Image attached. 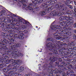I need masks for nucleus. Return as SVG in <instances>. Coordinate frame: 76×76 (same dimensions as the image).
<instances>
[{
    "instance_id": "f257e3e1",
    "label": "nucleus",
    "mask_w": 76,
    "mask_h": 76,
    "mask_svg": "<svg viewBox=\"0 0 76 76\" xmlns=\"http://www.w3.org/2000/svg\"><path fill=\"white\" fill-rule=\"evenodd\" d=\"M48 41H52L53 43L52 44L51 43H48L46 46L49 49L50 51L52 52L53 54H55V56H57L58 55L60 54L61 56H64L62 57V58L64 60H66V59L68 57H70L72 56L70 54V53L69 52H65L64 53V52H63L64 49L62 48V45L60 41H58L54 40V39L52 38H49L48 39Z\"/></svg>"
},
{
    "instance_id": "f03ea898",
    "label": "nucleus",
    "mask_w": 76,
    "mask_h": 76,
    "mask_svg": "<svg viewBox=\"0 0 76 76\" xmlns=\"http://www.w3.org/2000/svg\"><path fill=\"white\" fill-rule=\"evenodd\" d=\"M18 22L20 23V24H25L26 26H21L20 27L17 28L16 27H14V24L10 23L8 25V27L7 29H9V32H14L15 31H18V32H16V34L14 35V37L17 38H19L20 39H23L24 38L23 36L22 35V33H20L21 31L24 29H28L29 28H30L31 26V24L28 22L27 21L24 20L20 17L18 16ZM14 27V28H13Z\"/></svg>"
},
{
    "instance_id": "7ed1b4c3",
    "label": "nucleus",
    "mask_w": 76,
    "mask_h": 76,
    "mask_svg": "<svg viewBox=\"0 0 76 76\" xmlns=\"http://www.w3.org/2000/svg\"><path fill=\"white\" fill-rule=\"evenodd\" d=\"M59 68L58 69H56L53 70V72L55 73H60L62 74L63 73V71L66 70H67L68 71L64 75H63L62 76H69L70 73L72 72V71H71V69H73V66L70 64V63L66 62L65 63L64 62H62L60 65H59L58 66Z\"/></svg>"
},
{
    "instance_id": "20e7f679",
    "label": "nucleus",
    "mask_w": 76,
    "mask_h": 76,
    "mask_svg": "<svg viewBox=\"0 0 76 76\" xmlns=\"http://www.w3.org/2000/svg\"><path fill=\"white\" fill-rule=\"evenodd\" d=\"M16 46L15 45H12V46L10 47V50H9V49H6V48H3V49H5V50H1L4 51V52H5V53H2L1 55L3 57H4L3 58L2 57V58H3L4 59V60H5L7 59V58H9V57H8V56H7L8 54H12L11 56H12V57H14L15 56L12 55L14 52L15 53H17V54H18L19 56H20L21 57L23 56V54L20 53V51L16 50Z\"/></svg>"
},
{
    "instance_id": "39448f33",
    "label": "nucleus",
    "mask_w": 76,
    "mask_h": 76,
    "mask_svg": "<svg viewBox=\"0 0 76 76\" xmlns=\"http://www.w3.org/2000/svg\"><path fill=\"white\" fill-rule=\"evenodd\" d=\"M70 16L66 15L65 17L62 16L59 18V20H64L65 21H59L58 23L60 24V25H67L69 26L70 25V23H72V20L70 18Z\"/></svg>"
},
{
    "instance_id": "423d86ee",
    "label": "nucleus",
    "mask_w": 76,
    "mask_h": 76,
    "mask_svg": "<svg viewBox=\"0 0 76 76\" xmlns=\"http://www.w3.org/2000/svg\"><path fill=\"white\" fill-rule=\"evenodd\" d=\"M19 66L18 65L16 64L15 66H13V68H10V70H11L8 72V76H11L14 73H20V72H22L24 69L23 67L21 66L20 69H17V68Z\"/></svg>"
},
{
    "instance_id": "0eeeda50",
    "label": "nucleus",
    "mask_w": 76,
    "mask_h": 76,
    "mask_svg": "<svg viewBox=\"0 0 76 76\" xmlns=\"http://www.w3.org/2000/svg\"><path fill=\"white\" fill-rule=\"evenodd\" d=\"M41 7H43L44 10L41 11L40 12L39 14L41 16H43L44 15H46L47 14V12H49L50 10H51V7H50V5H47V4L43 3L42 5L41 6Z\"/></svg>"
},
{
    "instance_id": "6e6552de",
    "label": "nucleus",
    "mask_w": 76,
    "mask_h": 76,
    "mask_svg": "<svg viewBox=\"0 0 76 76\" xmlns=\"http://www.w3.org/2000/svg\"><path fill=\"white\" fill-rule=\"evenodd\" d=\"M1 42H0V45L1 46V47H2V48H4L3 47L5 46L6 45L3 43V42H4V43H5L6 44H7V45H11V46H12L13 44H14V39H11L9 41H8L7 40L5 39H1Z\"/></svg>"
},
{
    "instance_id": "1a4fd4ad",
    "label": "nucleus",
    "mask_w": 76,
    "mask_h": 76,
    "mask_svg": "<svg viewBox=\"0 0 76 76\" xmlns=\"http://www.w3.org/2000/svg\"><path fill=\"white\" fill-rule=\"evenodd\" d=\"M60 12H61L60 9H57L51 12L49 15V17H50L49 18H52L53 16H55L56 15L58 16H61L63 15V13H60Z\"/></svg>"
},
{
    "instance_id": "9d476101",
    "label": "nucleus",
    "mask_w": 76,
    "mask_h": 76,
    "mask_svg": "<svg viewBox=\"0 0 76 76\" xmlns=\"http://www.w3.org/2000/svg\"><path fill=\"white\" fill-rule=\"evenodd\" d=\"M55 7L56 9H59L60 11L66 12V11L68 10V8L65 6V5L64 4H63L61 5H59L58 4H56L55 5Z\"/></svg>"
},
{
    "instance_id": "9b49d317",
    "label": "nucleus",
    "mask_w": 76,
    "mask_h": 76,
    "mask_svg": "<svg viewBox=\"0 0 76 76\" xmlns=\"http://www.w3.org/2000/svg\"><path fill=\"white\" fill-rule=\"evenodd\" d=\"M66 25V26H63V25L62 24H59V25H55L53 26V27H52V28L53 29H55V28H56V26H57V27L58 28H63L64 29V30H66V29H68V30H70V29H69V28L67 27V26H68V27H70V25L69 23V25L67 26V25Z\"/></svg>"
},
{
    "instance_id": "f8f14e48",
    "label": "nucleus",
    "mask_w": 76,
    "mask_h": 76,
    "mask_svg": "<svg viewBox=\"0 0 76 76\" xmlns=\"http://www.w3.org/2000/svg\"><path fill=\"white\" fill-rule=\"evenodd\" d=\"M49 60H50V64H49L48 66V69L49 70H51V69L53 68V66H52L51 64L53 63V62H54V61H56L57 60V57L53 56L52 58H50Z\"/></svg>"
},
{
    "instance_id": "ddd939ff",
    "label": "nucleus",
    "mask_w": 76,
    "mask_h": 76,
    "mask_svg": "<svg viewBox=\"0 0 76 76\" xmlns=\"http://www.w3.org/2000/svg\"><path fill=\"white\" fill-rule=\"evenodd\" d=\"M71 33L69 32L68 31L66 30H62L61 33H58L59 35L62 37H64V34L66 35L67 36L69 37L70 36Z\"/></svg>"
},
{
    "instance_id": "4468645a",
    "label": "nucleus",
    "mask_w": 76,
    "mask_h": 76,
    "mask_svg": "<svg viewBox=\"0 0 76 76\" xmlns=\"http://www.w3.org/2000/svg\"><path fill=\"white\" fill-rule=\"evenodd\" d=\"M32 3H29L28 4V6L27 7V9H28L30 10H33V8L32 7H34L35 6V2L34 1H32Z\"/></svg>"
},
{
    "instance_id": "2eb2a0df",
    "label": "nucleus",
    "mask_w": 76,
    "mask_h": 76,
    "mask_svg": "<svg viewBox=\"0 0 76 76\" xmlns=\"http://www.w3.org/2000/svg\"><path fill=\"white\" fill-rule=\"evenodd\" d=\"M13 65H12L11 64H10L8 65V67L2 69L1 70L3 71V72H7L8 71L10 70V67H12Z\"/></svg>"
},
{
    "instance_id": "dca6fc26",
    "label": "nucleus",
    "mask_w": 76,
    "mask_h": 76,
    "mask_svg": "<svg viewBox=\"0 0 76 76\" xmlns=\"http://www.w3.org/2000/svg\"><path fill=\"white\" fill-rule=\"evenodd\" d=\"M63 48L64 50H63V51H64V50H66V51H69V52H71L72 50H76V47H74L73 48Z\"/></svg>"
},
{
    "instance_id": "f3484780",
    "label": "nucleus",
    "mask_w": 76,
    "mask_h": 76,
    "mask_svg": "<svg viewBox=\"0 0 76 76\" xmlns=\"http://www.w3.org/2000/svg\"><path fill=\"white\" fill-rule=\"evenodd\" d=\"M55 25H53L51 27V29H53V30H55V31H56L57 32H61H61L62 31V29H61V28L60 27H58L57 26H56V28L53 29H52V27L53 26H54Z\"/></svg>"
},
{
    "instance_id": "a211bd4d",
    "label": "nucleus",
    "mask_w": 76,
    "mask_h": 76,
    "mask_svg": "<svg viewBox=\"0 0 76 76\" xmlns=\"http://www.w3.org/2000/svg\"><path fill=\"white\" fill-rule=\"evenodd\" d=\"M46 1V0H34V1L33 2L35 1L36 4H41L43 2H45Z\"/></svg>"
},
{
    "instance_id": "6ab92c4d",
    "label": "nucleus",
    "mask_w": 76,
    "mask_h": 76,
    "mask_svg": "<svg viewBox=\"0 0 76 76\" xmlns=\"http://www.w3.org/2000/svg\"><path fill=\"white\" fill-rule=\"evenodd\" d=\"M7 62H9V63H11V64H10L11 65H12V66H13V64H14L16 62V60L14 61V60L13 59H9V60H7L6 61Z\"/></svg>"
},
{
    "instance_id": "aec40b11",
    "label": "nucleus",
    "mask_w": 76,
    "mask_h": 76,
    "mask_svg": "<svg viewBox=\"0 0 76 76\" xmlns=\"http://www.w3.org/2000/svg\"><path fill=\"white\" fill-rule=\"evenodd\" d=\"M7 14L6 13V10H3L1 11L0 13V16H6Z\"/></svg>"
},
{
    "instance_id": "412c9836",
    "label": "nucleus",
    "mask_w": 76,
    "mask_h": 76,
    "mask_svg": "<svg viewBox=\"0 0 76 76\" xmlns=\"http://www.w3.org/2000/svg\"><path fill=\"white\" fill-rule=\"evenodd\" d=\"M62 38H63L64 39L66 40V39H67V37H66V36H59V37H56L57 39H58V40H59V39H61Z\"/></svg>"
},
{
    "instance_id": "4be33fe9",
    "label": "nucleus",
    "mask_w": 76,
    "mask_h": 76,
    "mask_svg": "<svg viewBox=\"0 0 76 76\" xmlns=\"http://www.w3.org/2000/svg\"><path fill=\"white\" fill-rule=\"evenodd\" d=\"M64 3L65 4L66 6L69 7L70 8V9H73V7L72 6V5H69V4H67V3L66 2H64Z\"/></svg>"
},
{
    "instance_id": "5701e85b",
    "label": "nucleus",
    "mask_w": 76,
    "mask_h": 76,
    "mask_svg": "<svg viewBox=\"0 0 76 76\" xmlns=\"http://www.w3.org/2000/svg\"><path fill=\"white\" fill-rule=\"evenodd\" d=\"M7 29L8 31V32L10 33L9 36L10 37H12L13 36V33H14V32H10L9 31V29H7Z\"/></svg>"
},
{
    "instance_id": "b1692460",
    "label": "nucleus",
    "mask_w": 76,
    "mask_h": 76,
    "mask_svg": "<svg viewBox=\"0 0 76 76\" xmlns=\"http://www.w3.org/2000/svg\"><path fill=\"white\" fill-rule=\"evenodd\" d=\"M4 60V59L3 58H0V64H4L3 63Z\"/></svg>"
},
{
    "instance_id": "393cba45",
    "label": "nucleus",
    "mask_w": 76,
    "mask_h": 76,
    "mask_svg": "<svg viewBox=\"0 0 76 76\" xmlns=\"http://www.w3.org/2000/svg\"><path fill=\"white\" fill-rule=\"evenodd\" d=\"M66 14H67V15H71V16H72L73 15H74L73 13H71V12L70 11H67L66 12Z\"/></svg>"
},
{
    "instance_id": "a878e982",
    "label": "nucleus",
    "mask_w": 76,
    "mask_h": 76,
    "mask_svg": "<svg viewBox=\"0 0 76 76\" xmlns=\"http://www.w3.org/2000/svg\"><path fill=\"white\" fill-rule=\"evenodd\" d=\"M58 35L59 37H60L61 36L59 35V34L58 35V34H57V32H56L54 34H53V36H54L55 38H56V39H57V37H59V36H57Z\"/></svg>"
},
{
    "instance_id": "bb28decb",
    "label": "nucleus",
    "mask_w": 76,
    "mask_h": 76,
    "mask_svg": "<svg viewBox=\"0 0 76 76\" xmlns=\"http://www.w3.org/2000/svg\"><path fill=\"white\" fill-rule=\"evenodd\" d=\"M66 1H65V2H66V3H67V4H71V3H73V1H71L70 0H66Z\"/></svg>"
},
{
    "instance_id": "cd10ccee",
    "label": "nucleus",
    "mask_w": 76,
    "mask_h": 76,
    "mask_svg": "<svg viewBox=\"0 0 76 76\" xmlns=\"http://www.w3.org/2000/svg\"><path fill=\"white\" fill-rule=\"evenodd\" d=\"M16 15H15V14H13L12 15H10V18H13V17H16Z\"/></svg>"
},
{
    "instance_id": "c85d7f7f",
    "label": "nucleus",
    "mask_w": 76,
    "mask_h": 76,
    "mask_svg": "<svg viewBox=\"0 0 76 76\" xmlns=\"http://www.w3.org/2000/svg\"><path fill=\"white\" fill-rule=\"evenodd\" d=\"M47 74L48 75V76H52V75H53V74H52V73L50 71H49V72H47Z\"/></svg>"
},
{
    "instance_id": "c756f323",
    "label": "nucleus",
    "mask_w": 76,
    "mask_h": 76,
    "mask_svg": "<svg viewBox=\"0 0 76 76\" xmlns=\"http://www.w3.org/2000/svg\"><path fill=\"white\" fill-rule=\"evenodd\" d=\"M51 4H54L55 3H56L57 2L55 1V0H51Z\"/></svg>"
},
{
    "instance_id": "7c9ffc66",
    "label": "nucleus",
    "mask_w": 76,
    "mask_h": 76,
    "mask_svg": "<svg viewBox=\"0 0 76 76\" xmlns=\"http://www.w3.org/2000/svg\"><path fill=\"white\" fill-rule=\"evenodd\" d=\"M15 61V62H16L17 63H19L20 64L22 63V61L16 60Z\"/></svg>"
},
{
    "instance_id": "2f4dec72",
    "label": "nucleus",
    "mask_w": 76,
    "mask_h": 76,
    "mask_svg": "<svg viewBox=\"0 0 76 76\" xmlns=\"http://www.w3.org/2000/svg\"><path fill=\"white\" fill-rule=\"evenodd\" d=\"M4 76H9L8 74L7 73V72H4Z\"/></svg>"
},
{
    "instance_id": "473e14b6",
    "label": "nucleus",
    "mask_w": 76,
    "mask_h": 76,
    "mask_svg": "<svg viewBox=\"0 0 76 76\" xmlns=\"http://www.w3.org/2000/svg\"><path fill=\"white\" fill-rule=\"evenodd\" d=\"M31 1H35V0H31ZM23 2H26V3H27L28 2V0H23Z\"/></svg>"
},
{
    "instance_id": "72a5a7b5",
    "label": "nucleus",
    "mask_w": 76,
    "mask_h": 76,
    "mask_svg": "<svg viewBox=\"0 0 76 76\" xmlns=\"http://www.w3.org/2000/svg\"><path fill=\"white\" fill-rule=\"evenodd\" d=\"M69 46L71 47H72V46H74V45H73V42H72L71 43H69Z\"/></svg>"
},
{
    "instance_id": "f704fd0d",
    "label": "nucleus",
    "mask_w": 76,
    "mask_h": 76,
    "mask_svg": "<svg viewBox=\"0 0 76 76\" xmlns=\"http://www.w3.org/2000/svg\"><path fill=\"white\" fill-rule=\"evenodd\" d=\"M73 39L75 40L76 39V35L75 34L73 35Z\"/></svg>"
},
{
    "instance_id": "c9c22d12",
    "label": "nucleus",
    "mask_w": 76,
    "mask_h": 76,
    "mask_svg": "<svg viewBox=\"0 0 76 76\" xmlns=\"http://www.w3.org/2000/svg\"><path fill=\"white\" fill-rule=\"evenodd\" d=\"M16 45L17 47H20V46H21V44L19 43H18L16 44Z\"/></svg>"
},
{
    "instance_id": "e433bc0d",
    "label": "nucleus",
    "mask_w": 76,
    "mask_h": 76,
    "mask_svg": "<svg viewBox=\"0 0 76 76\" xmlns=\"http://www.w3.org/2000/svg\"><path fill=\"white\" fill-rule=\"evenodd\" d=\"M0 50H5V49H3L2 46H0Z\"/></svg>"
},
{
    "instance_id": "4c0bfd02",
    "label": "nucleus",
    "mask_w": 76,
    "mask_h": 76,
    "mask_svg": "<svg viewBox=\"0 0 76 76\" xmlns=\"http://www.w3.org/2000/svg\"><path fill=\"white\" fill-rule=\"evenodd\" d=\"M22 7H23V8H25V7H26V4H23Z\"/></svg>"
},
{
    "instance_id": "58836bf2",
    "label": "nucleus",
    "mask_w": 76,
    "mask_h": 76,
    "mask_svg": "<svg viewBox=\"0 0 76 76\" xmlns=\"http://www.w3.org/2000/svg\"><path fill=\"white\" fill-rule=\"evenodd\" d=\"M3 65L4 64H0V69H2L3 67Z\"/></svg>"
},
{
    "instance_id": "ea45409f",
    "label": "nucleus",
    "mask_w": 76,
    "mask_h": 76,
    "mask_svg": "<svg viewBox=\"0 0 76 76\" xmlns=\"http://www.w3.org/2000/svg\"><path fill=\"white\" fill-rule=\"evenodd\" d=\"M16 19L15 18H13V19H12V22L13 23V22H14V21H16Z\"/></svg>"
},
{
    "instance_id": "a19ab883",
    "label": "nucleus",
    "mask_w": 76,
    "mask_h": 76,
    "mask_svg": "<svg viewBox=\"0 0 76 76\" xmlns=\"http://www.w3.org/2000/svg\"><path fill=\"white\" fill-rule=\"evenodd\" d=\"M35 9L37 11H38L39 10V8L38 7H35Z\"/></svg>"
},
{
    "instance_id": "79ce46f5",
    "label": "nucleus",
    "mask_w": 76,
    "mask_h": 76,
    "mask_svg": "<svg viewBox=\"0 0 76 76\" xmlns=\"http://www.w3.org/2000/svg\"><path fill=\"white\" fill-rule=\"evenodd\" d=\"M24 33H25V34H26L27 33H28V31L27 30H25L23 31Z\"/></svg>"
},
{
    "instance_id": "37998d69",
    "label": "nucleus",
    "mask_w": 76,
    "mask_h": 76,
    "mask_svg": "<svg viewBox=\"0 0 76 76\" xmlns=\"http://www.w3.org/2000/svg\"><path fill=\"white\" fill-rule=\"evenodd\" d=\"M56 65H58V64L59 63V62H55Z\"/></svg>"
},
{
    "instance_id": "c03bdc74",
    "label": "nucleus",
    "mask_w": 76,
    "mask_h": 76,
    "mask_svg": "<svg viewBox=\"0 0 76 76\" xmlns=\"http://www.w3.org/2000/svg\"><path fill=\"white\" fill-rule=\"evenodd\" d=\"M73 32L75 34H76V30H73Z\"/></svg>"
},
{
    "instance_id": "a18cd8bd",
    "label": "nucleus",
    "mask_w": 76,
    "mask_h": 76,
    "mask_svg": "<svg viewBox=\"0 0 76 76\" xmlns=\"http://www.w3.org/2000/svg\"><path fill=\"white\" fill-rule=\"evenodd\" d=\"M1 27H2V28H5V27H4L3 24L1 26Z\"/></svg>"
},
{
    "instance_id": "49530a36",
    "label": "nucleus",
    "mask_w": 76,
    "mask_h": 76,
    "mask_svg": "<svg viewBox=\"0 0 76 76\" xmlns=\"http://www.w3.org/2000/svg\"><path fill=\"white\" fill-rule=\"evenodd\" d=\"M67 61H69V62H70V61H71V60H70V59H67Z\"/></svg>"
},
{
    "instance_id": "de8ad7c7",
    "label": "nucleus",
    "mask_w": 76,
    "mask_h": 76,
    "mask_svg": "<svg viewBox=\"0 0 76 76\" xmlns=\"http://www.w3.org/2000/svg\"><path fill=\"white\" fill-rule=\"evenodd\" d=\"M70 76H76V75H75V74H73V75H70Z\"/></svg>"
},
{
    "instance_id": "09e8293b",
    "label": "nucleus",
    "mask_w": 76,
    "mask_h": 76,
    "mask_svg": "<svg viewBox=\"0 0 76 76\" xmlns=\"http://www.w3.org/2000/svg\"><path fill=\"white\" fill-rule=\"evenodd\" d=\"M49 55H52L53 53H49Z\"/></svg>"
},
{
    "instance_id": "8fccbe9b",
    "label": "nucleus",
    "mask_w": 76,
    "mask_h": 76,
    "mask_svg": "<svg viewBox=\"0 0 76 76\" xmlns=\"http://www.w3.org/2000/svg\"><path fill=\"white\" fill-rule=\"evenodd\" d=\"M2 34L4 36H6V35H5V34L4 33H3Z\"/></svg>"
},
{
    "instance_id": "3c124183",
    "label": "nucleus",
    "mask_w": 76,
    "mask_h": 76,
    "mask_svg": "<svg viewBox=\"0 0 76 76\" xmlns=\"http://www.w3.org/2000/svg\"><path fill=\"white\" fill-rule=\"evenodd\" d=\"M47 3H50V2H49V1H48V2H47Z\"/></svg>"
},
{
    "instance_id": "603ef678",
    "label": "nucleus",
    "mask_w": 76,
    "mask_h": 76,
    "mask_svg": "<svg viewBox=\"0 0 76 76\" xmlns=\"http://www.w3.org/2000/svg\"><path fill=\"white\" fill-rule=\"evenodd\" d=\"M56 76H60V75H56Z\"/></svg>"
},
{
    "instance_id": "864d4df0",
    "label": "nucleus",
    "mask_w": 76,
    "mask_h": 76,
    "mask_svg": "<svg viewBox=\"0 0 76 76\" xmlns=\"http://www.w3.org/2000/svg\"><path fill=\"white\" fill-rule=\"evenodd\" d=\"M73 1H74V2H75V1H76V0H73Z\"/></svg>"
},
{
    "instance_id": "5fc2aeb1",
    "label": "nucleus",
    "mask_w": 76,
    "mask_h": 76,
    "mask_svg": "<svg viewBox=\"0 0 76 76\" xmlns=\"http://www.w3.org/2000/svg\"><path fill=\"white\" fill-rule=\"evenodd\" d=\"M0 20H1V18H0Z\"/></svg>"
},
{
    "instance_id": "6e6d98bb",
    "label": "nucleus",
    "mask_w": 76,
    "mask_h": 76,
    "mask_svg": "<svg viewBox=\"0 0 76 76\" xmlns=\"http://www.w3.org/2000/svg\"><path fill=\"white\" fill-rule=\"evenodd\" d=\"M36 28H38V26H36Z\"/></svg>"
},
{
    "instance_id": "4d7b16f0",
    "label": "nucleus",
    "mask_w": 76,
    "mask_h": 76,
    "mask_svg": "<svg viewBox=\"0 0 76 76\" xmlns=\"http://www.w3.org/2000/svg\"><path fill=\"white\" fill-rule=\"evenodd\" d=\"M0 25H2V24H1V23H0Z\"/></svg>"
},
{
    "instance_id": "13d9d810",
    "label": "nucleus",
    "mask_w": 76,
    "mask_h": 76,
    "mask_svg": "<svg viewBox=\"0 0 76 76\" xmlns=\"http://www.w3.org/2000/svg\"><path fill=\"white\" fill-rule=\"evenodd\" d=\"M55 1H56L57 2V0H55Z\"/></svg>"
},
{
    "instance_id": "bf43d9fd",
    "label": "nucleus",
    "mask_w": 76,
    "mask_h": 76,
    "mask_svg": "<svg viewBox=\"0 0 76 76\" xmlns=\"http://www.w3.org/2000/svg\"><path fill=\"white\" fill-rule=\"evenodd\" d=\"M42 52V51H40V52Z\"/></svg>"
},
{
    "instance_id": "052dcab7",
    "label": "nucleus",
    "mask_w": 76,
    "mask_h": 76,
    "mask_svg": "<svg viewBox=\"0 0 76 76\" xmlns=\"http://www.w3.org/2000/svg\"><path fill=\"white\" fill-rule=\"evenodd\" d=\"M66 43H65V44H64V45H66Z\"/></svg>"
},
{
    "instance_id": "680f3d73",
    "label": "nucleus",
    "mask_w": 76,
    "mask_h": 76,
    "mask_svg": "<svg viewBox=\"0 0 76 76\" xmlns=\"http://www.w3.org/2000/svg\"><path fill=\"white\" fill-rule=\"evenodd\" d=\"M25 47H27V46H25Z\"/></svg>"
},
{
    "instance_id": "e2e57ef3",
    "label": "nucleus",
    "mask_w": 76,
    "mask_h": 76,
    "mask_svg": "<svg viewBox=\"0 0 76 76\" xmlns=\"http://www.w3.org/2000/svg\"><path fill=\"white\" fill-rule=\"evenodd\" d=\"M70 18H72V17H70Z\"/></svg>"
},
{
    "instance_id": "0e129e2a",
    "label": "nucleus",
    "mask_w": 76,
    "mask_h": 76,
    "mask_svg": "<svg viewBox=\"0 0 76 76\" xmlns=\"http://www.w3.org/2000/svg\"><path fill=\"white\" fill-rule=\"evenodd\" d=\"M75 69H76V67L75 68Z\"/></svg>"
},
{
    "instance_id": "69168bd1",
    "label": "nucleus",
    "mask_w": 76,
    "mask_h": 76,
    "mask_svg": "<svg viewBox=\"0 0 76 76\" xmlns=\"http://www.w3.org/2000/svg\"><path fill=\"white\" fill-rule=\"evenodd\" d=\"M55 22L54 21L53 23H54Z\"/></svg>"
},
{
    "instance_id": "338daca9",
    "label": "nucleus",
    "mask_w": 76,
    "mask_h": 76,
    "mask_svg": "<svg viewBox=\"0 0 76 76\" xmlns=\"http://www.w3.org/2000/svg\"><path fill=\"white\" fill-rule=\"evenodd\" d=\"M60 60H61V59H60Z\"/></svg>"
}]
</instances>
